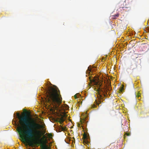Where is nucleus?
<instances>
[{
	"label": "nucleus",
	"mask_w": 149,
	"mask_h": 149,
	"mask_svg": "<svg viewBox=\"0 0 149 149\" xmlns=\"http://www.w3.org/2000/svg\"><path fill=\"white\" fill-rule=\"evenodd\" d=\"M16 115L20 125L18 127V131L22 140L29 146L34 147L35 145L38 146L40 144L41 149H48L47 146L42 144V139H40V131L37 130V127L40 125L37 123L33 124L29 122L26 116H22L18 113Z\"/></svg>",
	"instance_id": "f257e3e1"
},
{
	"label": "nucleus",
	"mask_w": 149,
	"mask_h": 149,
	"mask_svg": "<svg viewBox=\"0 0 149 149\" xmlns=\"http://www.w3.org/2000/svg\"><path fill=\"white\" fill-rule=\"evenodd\" d=\"M57 89L59 92L57 87H50L47 91V94L45 100L46 103L50 104V106L52 105L63 114V117L60 118L59 121L60 124H62L64 120L63 117H66V113L65 111L69 109V107L66 104L61 105L62 101V97L60 93H58Z\"/></svg>",
	"instance_id": "f03ea898"
},
{
	"label": "nucleus",
	"mask_w": 149,
	"mask_h": 149,
	"mask_svg": "<svg viewBox=\"0 0 149 149\" xmlns=\"http://www.w3.org/2000/svg\"><path fill=\"white\" fill-rule=\"evenodd\" d=\"M99 82L98 79H96V80L93 79V84L94 85L98 86V89L97 90L98 93L97 97H98L99 99L98 100H97L95 101L96 103V104H93L92 105V107L93 108L96 107V105H99L101 103L102 101L100 100L103 97H102V96L103 95H105L104 94L103 90L100 87L101 84L100 83H99Z\"/></svg>",
	"instance_id": "7ed1b4c3"
},
{
	"label": "nucleus",
	"mask_w": 149,
	"mask_h": 149,
	"mask_svg": "<svg viewBox=\"0 0 149 149\" xmlns=\"http://www.w3.org/2000/svg\"><path fill=\"white\" fill-rule=\"evenodd\" d=\"M118 8L117 9V10H118V12L122 11V12H123L124 11H129L131 9L130 7H125L124 5H123L122 4L120 5H118Z\"/></svg>",
	"instance_id": "20e7f679"
},
{
	"label": "nucleus",
	"mask_w": 149,
	"mask_h": 149,
	"mask_svg": "<svg viewBox=\"0 0 149 149\" xmlns=\"http://www.w3.org/2000/svg\"><path fill=\"white\" fill-rule=\"evenodd\" d=\"M88 136L85 133L83 135V138L84 139V141L86 143L88 142Z\"/></svg>",
	"instance_id": "39448f33"
},
{
	"label": "nucleus",
	"mask_w": 149,
	"mask_h": 149,
	"mask_svg": "<svg viewBox=\"0 0 149 149\" xmlns=\"http://www.w3.org/2000/svg\"><path fill=\"white\" fill-rule=\"evenodd\" d=\"M58 128L59 132H61V131H65L66 130V128L65 127H63L61 125L58 126Z\"/></svg>",
	"instance_id": "423d86ee"
},
{
	"label": "nucleus",
	"mask_w": 149,
	"mask_h": 149,
	"mask_svg": "<svg viewBox=\"0 0 149 149\" xmlns=\"http://www.w3.org/2000/svg\"><path fill=\"white\" fill-rule=\"evenodd\" d=\"M79 95V94L77 93L74 95V97L75 99L78 98L77 95Z\"/></svg>",
	"instance_id": "0eeeda50"
},
{
	"label": "nucleus",
	"mask_w": 149,
	"mask_h": 149,
	"mask_svg": "<svg viewBox=\"0 0 149 149\" xmlns=\"http://www.w3.org/2000/svg\"><path fill=\"white\" fill-rule=\"evenodd\" d=\"M119 16V14H117L116 15H115L114 17V18H116V17H118Z\"/></svg>",
	"instance_id": "6e6552de"
},
{
	"label": "nucleus",
	"mask_w": 149,
	"mask_h": 149,
	"mask_svg": "<svg viewBox=\"0 0 149 149\" xmlns=\"http://www.w3.org/2000/svg\"><path fill=\"white\" fill-rule=\"evenodd\" d=\"M140 96V95L139 94H137L136 95V96L138 97H139Z\"/></svg>",
	"instance_id": "1a4fd4ad"
},
{
	"label": "nucleus",
	"mask_w": 149,
	"mask_h": 149,
	"mask_svg": "<svg viewBox=\"0 0 149 149\" xmlns=\"http://www.w3.org/2000/svg\"><path fill=\"white\" fill-rule=\"evenodd\" d=\"M125 135H126L127 136H130V134L129 133H126L125 134Z\"/></svg>",
	"instance_id": "9d476101"
},
{
	"label": "nucleus",
	"mask_w": 149,
	"mask_h": 149,
	"mask_svg": "<svg viewBox=\"0 0 149 149\" xmlns=\"http://www.w3.org/2000/svg\"><path fill=\"white\" fill-rule=\"evenodd\" d=\"M73 139L72 140V142L73 143V142L75 143V139H74V138L73 137Z\"/></svg>",
	"instance_id": "9b49d317"
},
{
	"label": "nucleus",
	"mask_w": 149,
	"mask_h": 149,
	"mask_svg": "<svg viewBox=\"0 0 149 149\" xmlns=\"http://www.w3.org/2000/svg\"><path fill=\"white\" fill-rule=\"evenodd\" d=\"M122 89H123V88H122L121 89H120V91H122Z\"/></svg>",
	"instance_id": "f8f14e48"
},
{
	"label": "nucleus",
	"mask_w": 149,
	"mask_h": 149,
	"mask_svg": "<svg viewBox=\"0 0 149 149\" xmlns=\"http://www.w3.org/2000/svg\"><path fill=\"white\" fill-rule=\"evenodd\" d=\"M82 121H81V123H82Z\"/></svg>",
	"instance_id": "ddd939ff"
},
{
	"label": "nucleus",
	"mask_w": 149,
	"mask_h": 149,
	"mask_svg": "<svg viewBox=\"0 0 149 149\" xmlns=\"http://www.w3.org/2000/svg\"><path fill=\"white\" fill-rule=\"evenodd\" d=\"M124 138H125V136H124Z\"/></svg>",
	"instance_id": "4468645a"
},
{
	"label": "nucleus",
	"mask_w": 149,
	"mask_h": 149,
	"mask_svg": "<svg viewBox=\"0 0 149 149\" xmlns=\"http://www.w3.org/2000/svg\"><path fill=\"white\" fill-rule=\"evenodd\" d=\"M83 120V121H84V120Z\"/></svg>",
	"instance_id": "2eb2a0df"
},
{
	"label": "nucleus",
	"mask_w": 149,
	"mask_h": 149,
	"mask_svg": "<svg viewBox=\"0 0 149 149\" xmlns=\"http://www.w3.org/2000/svg\"><path fill=\"white\" fill-rule=\"evenodd\" d=\"M88 70H89V68H88Z\"/></svg>",
	"instance_id": "dca6fc26"
}]
</instances>
